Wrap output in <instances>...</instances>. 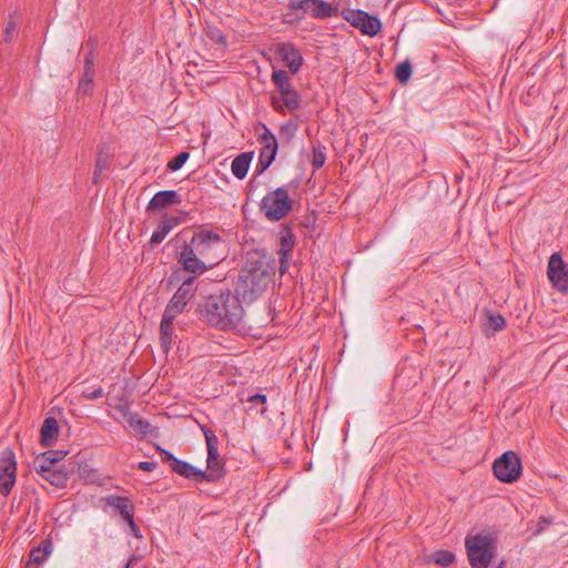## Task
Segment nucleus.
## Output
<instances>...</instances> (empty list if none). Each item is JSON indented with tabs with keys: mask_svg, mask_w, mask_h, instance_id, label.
<instances>
[{
	"mask_svg": "<svg viewBox=\"0 0 568 568\" xmlns=\"http://www.w3.org/2000/svg\"><path fill=\"white\" fill-rule=\"evenodd\" d=\"M226 242L215 231L200 229L194 232L178 256L183 271L201 275L225 258Z\"/></svg>",
	"mask_w": 568,
	"mask_h": 568,
	"instance_id": "nucleus-1",
	"label": "nucleus"
},
{
	"mask_svg": "<svg viewBox=\"0 0 568 568\" xmlns=\"http://www.w3.org/2000/svg\"><path fill=\"white\" fill-rule=\"evenodd\" d=\"M242 301L231 291L211 294L199 304L200 320L222 331L243 327L244 308Z\"/></svg>",
	"mask_w": 568,
	"mask_h": 568,
	"instance_id": "nucleus-2",
	"label": "nucleus"
},
{
	"mask_svg": "<svg viewBox=\"0 0 568 568\" xmlns=\"http://www.w3.org/2000/svg\"><path fill=\"white\" fill-rule=\"evenodd\" d=\"M272 275L267 256L258 251L250 252L234 282V294L243 303H253L265 292Z\"/></svg>",
	"mask_w": 568,
	"mask_h": 568,
	"instance_id": "nucleus-3",
	"label": "nucleus"
},
{
	"mask_svg": "<svg viewBox=\"0 0 568 568\" xmlns=\"http://www.w3.org/2000/svg\"><path fill=\"white\" fill-rule=\"evenodd\" d=\"M467 558L473 568H488L497 555L496 538L490 534H476L465 539Z\"/></svg>",
	"mask_w": 568,
	"mask_h": 568,
	"instance_id": "nucleus-4",
	"label": "nucleus"
},
{
	"mask_svg": "<svg viewBox=\"0 0 568 568\" xmlns=\"http://www.w3.org/2000/svg\"><path fill=\"white\" fill-rule=\"evenodd\" d=\"M272 81L281 97L272 95L271 105L278 112L284 114V106L294 112L301 108V94L293 88L290 75L285 70H274L272 72Z\"/></svg>",
	"mask_w": 568,
	"mask_h": 568,
	"instance_id": "nucleus-5",
	"label": "nucleus"
},
{
	"mask_svg": "<svg viewBox=\"0 0 568 568\" xmlns=\"http://www.w3.org/2000/svg\"><path fill=\"white\" fill-rule=\"evenodd\" d=\"M288 14L293 16L296 21L304 19L305 14L314 19L325 20L337 17L339 13L337 3L324 0H291L288 2Z\"/></svg>",
	"mask_w": 568,
	"mask_h": 568,
	"instance_id": "nucleus-6",
	"label": "nucleus"
},
{
	"mask_svg": "<svg viewBox=\"0 0 568 568\" xmlns=\"http://www.w3.org/2000/svg\"><path fill=\"white\" fill-rule=\"evenodd\" d=\"M293 199L286 186L268 192L261 201L260 210L268 221H280L292 210Z\"/></svg>",
	"mask_w": 568,
	"mask_h": 568,
	"instance_id": "nucleus-7",
	"label": "nucleus"
},
{
	"mask_svg": "<svg viewBox=\"0 0 568 568\" xmlns=\"http://www.w3.org/2000/svg\"><path fill=\"white\" fill-rule=\"evenodd\" d=\"M496 478L506 484H511L520 478L523 471L521 460L518 454L513 450L505 452L493 464Z\"/></svg>",
	"mask_w": 568,
	"mask_h": 568,
	"instance_id": "nucleus-8",
	"label": "nucleus"
},
{
	"mask_svg": "<svg viewBox=\"0 0 568 568\" xmlns=\"http://www.w3.org/2000/svg\"><path fill=\"white\" fill-rule=\"evenodd\" d=\"M258 126L263 130V132L257 138V141L262 144V149L258 154L256 170L257 173H262L267 170L274 162L278 150V142L276 136L271 132L266 124L258 123Z\"/></svg>",
	"mask_w": 568,
	"mask_h": 568,
	"instance_id": "nucleus-9",
	"label": "nucleus"
},
{
	"mask_svg": "<svg viewBox=\"0 0 568 568\" xmlns=\"http://www.w3.org/2000/svg\"><path fill=\"white\" fill-rule=\"evenodd\" d=\"M342 17L353 27L359 29L363 34L369 37L376 36L382 28V23L377 17L371 16L363 10L345 9L342 12Z\"/></svg>",
	"mask_w": 568,
	"mask_h": 568,
	"instance_id": "nucleus-10",
	"label": "nucleus"
},
{
	"mask_svg": "<svg viewBox=\"0 0 568 568\" xmlns=\"http://www.w3.org/2000/svg\"><path fill=\"white\" fill-rule=\"evenodd\" d=\"M547 275L556 290L562 293L568 292V264L560 253L556 252L549 257Z\"/></svg>",
	"mask_w": 568,
	"mask_h": 568,
	"instance_id": "nucleus-11",
	"label": "nucleus"
},
{
	"mask_svg": "<svg viewBox=\"0 0 568 568\" xmlns=\"http://www.w3.org/2000/svg\"><path fill=\"white\" fill-rule=\"evenodd\" d=\"M275 53L285 63L292 74H296L300 71L304 60L295 44L291 42H280L275 45Z\"/></svg>",
	"mask_w": 568,
	"mask_h": 568,
	"instance_id": "nucleus-12",
	"label": "nucleus"
},
{
	"mask_svg": "<svg viewBox=\"0 0 568 568\" xmlns=\"http://www.w3.org/2000/svg\"><path fill=\"white\" fill-rule=\"evenodd\" d=\"M225 476V464L219 452L207 453L206 470H202V481L216 483Z\"/></svg>",
	"mask_w": 568,
	"mask_h": 568,
	"instance_id": "nucleus-13",
	"label": "nucleus"
},
{
	"mask_svg": "<svg viewBox=\"0 0 568 568\" xmlns=\"http://www.w3.org/2000/svg\"><path fill=\"white\" fill-rule=\"evenodd\" d=\"M295 245V234L288 225H284L281 231L280 243V272L283 274L287 270V261L292 257V251Z\"/></svg>",
	"mask_w": 568,
	"mask_h": 568,
	"instance_id": "nucleus-14",
	"label": "nucleus"
},
{
	"mask_svg": "<svg viewBox=\"0 0 568 568\" xmlns=\"http://www.w3.org/2000/svg\"><path fill=\"white\" fill-rule=\"evenodd\" d=\"M181 195L174 190H165L156 192L150 200L146 211L150 213L159 212L170 205L180 204Z\"/></svg>",
	"mask_w": 568,
	"mask_h": 568,
	"instance_id": "nucleus-15",
	"label": "nucleus"
},
{
	"mask_svg": "<svg viewBox=\"0 0 568 568\" xmlns=\"http://www.w3.org/2000/svg\"><path fill=\"white\" fill-rule=\"evenodd\" d=\"M95 68L92 62L91 54L84 55L83 71L79 80L77 94L78 95H91L94 85Z\"/></svg>",
	"mask_w": 568,
	"mask_h": 568,
	"instance_id": "nucleus-16",
	"label": "nucleus"
},
{
	"mask_svg": "<svg viewBox=\"0 0 568 568\" xmlns=\"http://www.w3.org/2000/svg\"><path fill=\"white\" fill-rule=\"evenodd\" d=\"M106 506L114 508L115 515L118 514L123 520L134 516V504L128 496L108 495L103 498Z\"/></svg>",
	"mask_w": 568,
	"mask_h": 568,
	"instance_id": "nucleus-17",
	"label": "nucleus"
},
{
	"mask_svg": "<svg viewBox=\"0 0 568 568\" xmlns=\"http://www.w3.org/2000/svg\"><path fill=\"white\" fill-rule=\"evenodd\" d=\"M34 468L37 473L52 486L58 488L67 487L69 477L65 471L53 469V467L44 466V464H39V466H34Z\"/></svg>",
	"mask_w": 568,
	"mask_h": 568,
	"instance_id": "nucleus-18",
	"label": "nucleus"
},
{
	"mask_svg": "<svg viewBox=\"0 0 568 568\" xmlns=\"http://www.w3.org/2000/svg\"><path fill=\"white\" fill-rule=\"evenodd\" d=\"M175 318L176 317L174 315L163 313L160 323V343L163 352L166 354L171 349V345L173 342Z\"/></svg>",
	"mask_w": 568,
	"mask_h": 568,
	"instance_id": "nucleus-19",
	"label": "nucleus"
},
{
	"mask_svg": "<svg viewBox=\"0 0 568 568\" xmlns=\"http://www.w3.org/2000/svg\"><path fill=\"white\" fill-rule=\"evenodd\" d=\"M182 222V217L180 216H168L158 224L156 230L153 232L150 244L152 246L160 244L165 236L170 233V231L179 225Z\"/></svg>",
	"mask_w": 568,
	"mask_h": 568,
	"instance_id": "nucleus-20",
	"label": "nucleus"
},
{
	"mask_svg": "<svg viewBox=\"0 0 568 568\" xmlns=\"http://www.w3.org/2000/svg\"><path fill=\"white\" fill-rule=\"evenodd\" d=\"M184 291H185L184 288L176 290V292L173 294V296L169 301V303L164 310V313L174 315L176 317L179 314H181L185 310L189 301L194 297V294H191V293H187Z\"/></svg>",
	"mask_w": 568,
	"mask_h": 568,
	"instance_id": "nucleus-21",
	"label": "nucleus"
},
{
	"mask_svg": "<svg viewBox=\"0 0 568 568\" xmlns=\"http://www.w3.org/2000/svg\"><path fill=\"white\" fill-rule=\"evenodd\" d=\"M59 435V424L54 417H47L43 420L40 430V443L43 447H50L54 444Z\"/></svg>",
	"mask_w": 568,
	"mask_h": 568,
	"instance_id": "nucleus-22",
	"label": "nucleus"
},
{
	"mask_svg": "<svg viewBox=\"0 0 568 568\" xmlns=\"http://www.w3.org/2000/svg\"><path fill=\"white\" fill-rule=\"evenodd\" d=\"M51 552L52 541L50 539L42 540L38 547L31 549L26 567L32 568L33 565L43 564Z\"/></svg>",
	"mask_w": 568,
	"mask_h": 568,
	"instance_id": "nucleus-23",
	"label": "nucleus"
},
{
	"mask_svg": "<svg viewBox=\"0 0 568 568\" xmlns=\"http://www.w3.org/2000/svg\"><path fill=\"white\" fill-rule=\"evenodd\" d=\"M171 470L184 478L194 480L196 483L202 481V470L185 460L178 458L176 462H174V465H172Z\"/></svg>",
	"mask_w": 568,
	"mask_h": 568,
	"instance_id": "nucleus-24",
	"label": "nucleus"
},
{
	"mask_svg": "<svg viewBox=\"0 0 568 568\" xmlns=\"http://www.w3.org/2000/svg\"><path fill=\"white\" fill-rule=\"evenodd\" d=\"M252 158L253 152H243L234 158L231 171L235 178L243 180L246 176Z\"/></svg>",
	"mask_w": 568,
	"mask_h": 568,
	"instance_id": "nucleus-25",
	"label": "nucleus"
},
{
	"mask_svg": "<svg viewBox=\"0 0 568 568\" xmlns=\"http://www.w3.org/2000/svg\"><path fill=\"white\" fill-rule=\"evenodd\" d=\"M0 474L17 476L16 454L10 447H7L0 454Z\"/></svg>",
	"mask_w": 568,
	"mask_h": 568,
	"instance_id": "nucleus-26",
	"label": "nucleus"
},
{
	"mask_svg": "<svg viewBox=\"0 0 568 568\" xmlns=\"http://www.w3.org/2000/svg\"><path fill=\"white\" fill-rule=\"evenodd\" d=\"M126 422L131 428L140 432L142 435H148L152 432L151 424L143 419L138 413H130Z\"/></svg>",
	"mask_w": 568,
	"mask_h": 568,
	"instance_id": "nucleus-27",
	"label": "nucleus"
},
{
	"mask_svg": "<svg viewBox=\"0 0 568 568\" xmlns=\"http://www.w3.org/2000/svg\"><path fill=\"white\" fill-rule=\"evenodd\" d=\"M67 456L65 450H47L39 455L34 460V466H39V464H57L58 462L62 460Z\"/></svg>",
	"mask_w": 568,
	"mask_h": 568,
	"instance_id": "nucleus-28",
	"label": "nucleus"
},
{
	"mask_svg": "<svg viewBox=\"0 0 568 568\" xmlns=\"http://www.w3.org/2000/svg\"><path fill=\"white\" fill-rule=\"evenodd\" d=\"M455 554L449 550H436L429 556V561L442 567H448L455 561Z\"/></svg>",
	"mask_w": 568,
	"mask_h": 568,
	"instance_id": "nucleus-29",
	"label": "nucleus"
},
{
	"mask_svg": "<svg viewBox=\"0 0 568 568\" xmlns=\"http://www.w3.org/2000/svg\"><path fill=\"white\" fill-rule=\"evenodd\" d=\"M413 68L408 60H405L397 64L395 70V77L399 83L406 84L412 77Z\"/></svg>",
	"mask_w": 568,
	"mask_h": 568,
	"instance_id": "nucleus-30",
	"label": "nucleus"
},
{
	"mask_svg": "<svg viewBox=\"0 0 568 568\" xmlns=\"http://www.w3.org/2000/svg\"><path fill=\"white\" fill-rule=\"evenodd\" d=\"M201 430L205 437L207 453L219 452V438L214 432L204 425H201Z\"/></svg>",
	"mask_w": 568,
	"mask_h": 568,
	"instance_id": "nucleus-31",
	"label": "nucleus"
},
{
	"mask_svg": "<svg viewBox=\"0 0 568 568\" xmlns=\"http://www.w3.org/2000/svg\"><path fill=\"white\" fill-rule=\"evenodd\" d=\"M324 150L325 146L321 145L320 143L317 145H313V155L311 164L314 170H318L325 164L326 155Z\"/></svg>",
	"mask_w": 568,
	"mask_h": 568,
	"instance_id": "nucleus-32",
	"label": "nucleus"
},
{
	"mask_svg": "<svg viewBox=\"0 0 568 568\" xmlns=\"http://www.w3.org/2000/svg\"><path fill=\"white\" fill-rule=\"evenodd\" d=\"M297 131V123L293 120H288L286 123L281 125L280 134L281 138L290 143Z\"/></svg>",
	"mask_w": 568,
	"mask_h": 568,
	"instance_id": "nucleus-33",
	"label": "nucleus"
},
{
	"mask_svg": "<svg viewBox=\"0 0 568 568\" xmlns=\"http://www.w3.org/2000/svg\"><path fill=\"white\" fill-rule=\"evenodd\" d=\"M16 475H1L0 474V494L3 496L10 495L14 484H16Z\"/></svg>",
	"mask_w": 568,
	"mask_h": 568,
	"instance_id": "nucleus-34",
	"label": "nucleus"
},
{
	"mask_svg": "<svg viewBox=\"0 0 568 568\" xmlns=\"http://www.w3.org/2000/svg\"><path fill=\"white\" fill-rule=\"evenodd\" d=\"M17 33H18L17 22L13 19V17L10 16L6 22L3 41L6 43H11L12 40L14 39V37L17 36Z\"/></svg>",
	"mask_w": 568,
	"mask_h": 568,
	"instance_id": "nucleus-35",
	"label": "nucleus"
},
{
	"mask_svg": "<svg viewBox=\"0 0 568 568\" xmlns=\"http://www.w3.org/2000/svg\"><path fill=\"white\" fill-rule=\"evenodd\" d=\"M189 156H190L189 152H185V151L184 152H180L171 161H169L166 168L170 171L175 172V171L180 170L184 165V163L187 161Z\"/></svg>",
	"mask_w": 568,
	"mask_h": 568,
	"instance_id": "nucleus-36",
	"label": "nucleus"
},
{
	"mask_svg": "<svg viewBox=\"0 0 568 568\" xmlns=\"http://www.w3.org/2000/svg\"><path fill=\"white\" fill-rule=\"evenodd\" d=\"M487 325L490 328H493L494 331H501L506 326V320L500 314L489 313L488 314V323H487Z\"/></svg>",
	"mask_w": 568,
	"mask_h": 568,
	"instance_id": "nucleus-37",
	"label": "nucleus"
},
{
	"mask_svg": "<svg viewBox=\"0 0 568 568\" xmlns=\"http://www.w3.org/2000/svg\"><path fill=\"white\" fill-rule=\"evenodd\" d=\"M207 38L216 44H225L226 38L223 31L216 27H209L206 30Z\"/></svg>",
	"mask_w": 568,
	"mask_h": 568,
	"instance_id": "nucleus-38",
	"label": "nucleus"
},
{
	"mask_svg": "<svg viewBox=\"0 0 568 568\" xmlns=\"http://www.w3.org/2000/svg\"><path fill=\"white\" fill-rule=\"evenodd\" d=\"M110 162L109 156L106 154H103L102 151H100L97 155L95 160V169L99 172H103L109 169Z\"/></svg>",
	"mask_w": 568,
	"mask_h": 568,
	"instance_id": "nucleus-39",
	"label": "nucleus"
},
{
	"mask_svg": "<svg viewBox=\"0 0 568 568\" xmlns=\"http://www.w3.org/2000/svg\"><path fill=\"white\" fill-rule=\"evenodd\" d=\"M196 280V276H187L185 278H182V283L179 286V290H185L184 292L191 293L195 295L196 287L194 286V282Z\"/></svg>",
	"mask_w": 568,
	"mask_h": 568,
	"instance_id": "nucleus-40",
	"label": "nucleus"
},
{
	"mask_svg": "<svg viewBox=\"0 0 568 568\" xmlns=\"http://www.w3.org/2000/svg\"><path fill=\"white\" fill-rule=\"evenodd\" d=\"M156 449L161 455L162 462L166 464L171 469L172 465H174V462H176L178 458L173 456L169 450L161 448L160 446H158Z\"/></svg>",
	"mask_w": 568,
	"mask_h": 568,
	"instance_id": "nucleus-41",
	"label": "nucleus"
},
{
	"mask_svg": "<svg viewBox=\"0 0 568 568\" xmlns=\"http://www.w3.org/2000/svg\"><path fill=\"white\" fill-rule=\"evenodd\" d=\"M85 47L88 49V52L85 54H91L92 62L95 60V50L98 47V39L95 37H89V39L85 42Z\"/></svg>",
	"mask_w": 568,
	"mask_h": 568,
	"instance_id": "nucleus-42",
	"label": "nucleus"
},
{
	"mask_svg": "<svg viewBox=\"0 0 568 568\" xmlns=\"http://www.w3.org/2000/svg\"><path fill=\"white\" fill-rule=\"evenodd\" d=\"M125 521L128 523L130 534L138 539L142 538L141 530L134 521V516L129 517Z\"/></svg>",
	"mask_w": 568,
	"mask_h": 568,
	"instance_id": "nucleus-43",
	"label": "nucleus"
},
{
	"mask_svg": "<svg viewBox=\"0 0 568 568\" xmlns=\"http://www.w3.org/2000/svg\"><path fill=\"white\" fill-rule=\"evenodd\" d=\"M247 402L257 406L263 405L266 403V395L264 394H254L252 396H248Z\"/></svg>",
	"mask_w": 568,
	"mask_h": 568,
	"instance_id": "nucleus-44",
	"label": "nucleus"
},
{
	"mask_svg": "<svg viewBox=\"0 0 568 568\" xmlns=\"http://www.w3.org/2000/svg\"><path fill=\"white\" fill-rule=\"evenodd\" d=\"M103 394H104V392H103L102 387H98L91 392H83L84 397H87L88 399H91V400L101 398L103 396Z\"/></svg>",
	"mask_w": 568,
	"mask_h": 568,
	"instance_id": "nucleus-45",
	"label": "nucleus"
},
{
	"mask_svg": "<svg viewBox=\"0 0 568 568\" xmlns=\"http://www.w3.org/2000/svg\"><path fill=\"white\" fill-rule=\"evenodd\" d=\"M156 467V463L154 462H140L138 468L143 471H152Z\"/></svg>",
	"mask_w": 568,
	"mask_h": 568,
	"instance_id": "nucleus-46",
	"label": "nucleus"
},
{
	"mask_svg": "<svg viewBox=\"0 0 568 568\" xmlns=\"http://www.w3.org/2000/svg\"><path fill=\"white\" fill-rule=\"evenodd\" d=\"M551 524V519L547 517H540L538 520V527L536 529V534H540L546 526Z\"/></svg>",
	"mask_w": 568,
	"mask_h": 568,
	"instance_id": "nucleus-47",
	"label": "nucleus"
},
{
	"mask_svg": "<svg viewBox=\"0 0 568 568\" xmlns=\"http://www.w3.org/2000/svg\"><path fill=\"white\" fill-rule=\"evenodd\" d=\"M140 560V556L132 555L123 568H131Z\"/></svg>",
	"mask_w": 568,
	"mask_h": 568,
	"instance_id": "nucleus-48",
	"label": "nucleus"
},
{
	"mask_svg": "<svg viewBox=\"0 0 568 568\" xmlns=\"http://www.w3.org/2000/svg\"><path fill=\"white\" fill-rule=\"evenodd\" d=\"M101 173H102V172L97 171V169L94 170V173H93V182H94V183H98V182H99V178H100V174H101Z\"/></svg>",
	"mask_w": 568,
	"mask_h": 568,
	"instance_id": "nucleus-49",
	"label": "nucleus"
},
{
	"mask_svg": "<svg viewBox=\"0 0 568 568\" xmlns=\"http://www.w3.org/2000/svg\"><path fill=\"white\" fill-rule=\"evenodd\" d=\"M505 566H506L505 560H501V561L496 566V568H505Z\"/></svg>",
	"mask_w": 568,
	"mask_h": 568,
	"instance_id": "nucleus-50",
	"label": "nucleus"
},
{
	"mask_svg": "<svg viewBox=\"0 0 568 568\" xmlns=\"http://www.w3.org/2000/svg\"><path fill=\"white\" fill-rule=\"evenodd\" d=\"M44 466H50V467H52L53 465H52V464L44 463Z\"/></svg>",
	"mask_w": 568,
	"mask_h": 568,
	"instance_id": "nucleus-51",
	"label": "nucleus"
}]
</instances>
